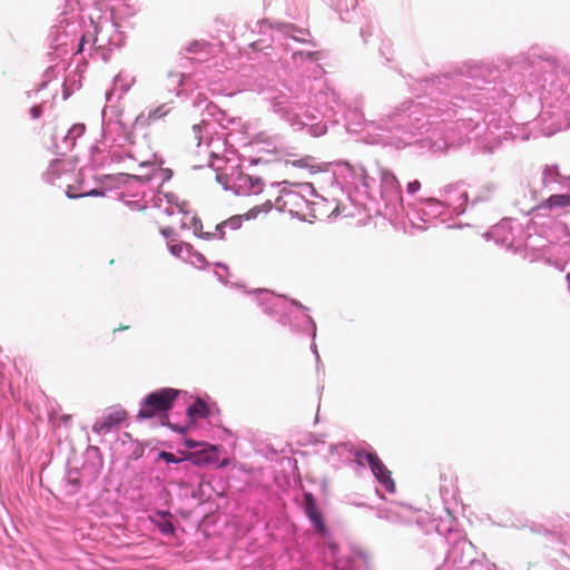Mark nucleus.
I'll list each match as a JSON object with an SVG mask.
<instances>
[{
	"instance_id": "obj_1",
	"label": "nucleus",
	"mask_w": 570,
	"mask_h": 570,
	"mask_svg": "<svg viewBox=\"0 0 570 570\" xmlns=\"http://www.w3.org/2000/svg\"><path fill=\"white\" fill-rule=\"evenodd\" d=\"M178 395L179 391L171 387H165L149 393L142 400L137 417L146 420L166 413L173 407Z\"/></svg>"
},
{
	"instance_id": "obj_2",
	"label": "nucleus",
	"mask_w": 570,
	"mask_h": 570,
	"mask_svg": "<svg viewBox=\"0 0 570 570\" xmlns=\"http://www.w3.org/2000/svg\"><path fill=\"white\" fill-rule=\"evenodd\" d=\"M127 416L128 413L124 409H111L95 422L92 431L98 434H107L126 421Z\"/></svg>"
},
{
	"instance_id": "obj_3",
	"label": "nucleus",
	"mask_w": 570,
	"mask_h": 570,
	"mask_svg": "<svg viewBox=\"0 0 570 570\" xmlns=\"http://www.w3.org/2000/svg\"><path fill=\"white\" fill-rule=\"evenodd\" d=\"M365 459L376 480L385 488L386 491L394 492L395 483L391 476V471L385 466L377 454L366 453Z\"/></svg>"
},
{
	"instance_id": "obj_4",
	"label": "nucleus",
	"mask_w": 570,
	"mask_h": 570,
	"mask_svg": "<svg viewBox=\"0 0 570 570\" xmlns=\"http://www.w3.org/2000/svg\"><path fill=\"white\" fill-rule=\"evenodd\" d=\"M304 510L308 519L314 523L315 528L323 532L325 525L323 522L322 513L317 508L316 501L312 493L306 492L304 494Z\"/></svg>"
},
{
	"instance_id": "obj_5",
	"label": "nucleus",
	"mask_w": 570,
	"mask_h": 570,
	"mask_svg": "<svg viewBox=\"0 0 570 570\" xmlns=\"http://www.w3.org/2000/svg\"><path fill=\"white\" fill-rule=\"evenodd\" d=\"M169 216L174 218L173 222L167 226L160 227V233L166 238L173 237L176 234L177 228H185L187 225L186 222L183 220V218L187 217V214L183 213L180 209H177L176 212L173 209L169 212Z\"/></svg>"
},
{
	"instance_id": "obj_6",
	"label": "nucleus",
	"mask_w": 570,
	"mask_h": 570,
	"mask_svg": "<svg viewBox=\"0 0 570 570\" xmlns=\"http://www.w3.org/2000/svg\"><path fill=\"white\" fill-rule=\"evenodd\" d=\"M188 415L191 419H203L209 414L207 404L202 400L197 399L187 410Z\"/></svg>"
},
{
	"instance_id": "obj_7",
	"label": "nucleus",
	"mask_w": 570,
	"mask_h": 570,
	"mask_svg": "<svg viewBox=\"0 0 570 570\" xmlns=\"http://www.w3.org/2000/svg\"><path fill=\"white\" fill-rule=\"evenodd\" d=\"M547 208L553 207H567L570 206V195L561 194V195H552L550 196L543 204Z\"/></svg>"
},
{
	"instance_id": "obj_8",
	"label": "nucleus",
	"mask_w": 570,
	"mask_h": 570,
	"mask_svg": "<svg viewBox=\"0 0 570 570\" xmlns=\"http://www.w3.org/2000/svg\"><path fill=\"white\" fill-rule=\"evenodd\" d=\"M272 209V203L269 200L265 202L262 205L254 206L247 213L244 214L246 219H254L258 217L261 214H266Z\"/></svg>"
},
{
	"instance_id": "obj_9",
	"label": "nucleus",
	"mask_w": 570,
	"mask_h": 570,
	"mask_svg": "<svg viewBox=\"0 0 570 570\" xmlns=\"http://www.w3.org/2000/svg\"><path fill=\"white\" fill-rule=\"evenodd\" d=\"M170 253L176 257H184L185 253H190L193 246L187 243H178L169 245Z\"/></svg>"
},
{
	"instance_id": "obj_10",
	"label": "nucleus",
	"mask_w": 570,
	"mask_h": 570,
	"mask_svg": "<svg viewBox=\"0 0 570 570\" xmlns=\"http://www.w3.org/2000/svg\"><path fill=\"white\" fill-rule=\"evenodd\" d=\"M243 181L245 185L248 184L252 187L254 194H258L263 190L264 184L261 178H253L250 176H246L243 178Z\"/></svg>"
},
{
	"instance_id": "obj_11",
	"label": "nucleus",
	"mask_w": 570,
	"mask_h": 570,
	"mask_svg": "<svg viewBox=\"0 0 570 570\" xmlns=\"http://www.w3.org/2000/svg\"><path fill=\"white\" fill-rule=\"evenodd\" d=\"M85 129L86 127L83 124H76L69 129L67 138L75 140L76 137H79L85 132Z\"/></svg>"
},
{
	"instance_id": "obj_12",
	"label": "nucleus",
	"mask_w": 570,
	"mask_h": 570,
	"mask_svg": "<svg viewBox=\"0 0 570 570\" xmlns=\"http://www.w3.org/2000/svg\"><path fill=\"white\" fill-rule=\"evenodd\" d=\"M158 529L163 534L169 535L175 531V527L170 521H161L158 523Z\"/></svg>"
},
{
	"instance_id": "obj_13",
	"label": "nucleus",
	"mask_w": 570,
	"mask_h": 570,
	"mask_svg": "<svg viewBox=\"0 0 570 570\" xmlns=\"http://www.w3.org/2000/svg\"><path fill=\"white\" fill-rule=\"evenodd\" d=\"M158 458L164 460L167 463H178L181 461V459L177 458L175 454H173L170 452H166V451H161L158 454Z\"/></svg>"
},
{
	"instance_id": "obj_14",
	"label": "nucleus",
	"mask_w": 570,
	"mask_h": 570,
	"mask_svg": "<svg viewBox=\"0 0 570 570\" xmlns=\"http://www.w3.org/2000/svg\"><path fill=\"white\" fill-rule=\"evenodd\" d=\"M168 110H164V107H158L148 114V120H157L166 116Z\"/></svg>"
},
{
	"instance_id": "obj_15",
	"label": "nucleus",
	"mask_w": 570,
	"mask_h": 570,
	"mask_svg": "<svg viewBox=\"0 0 570 570\" xmlns=\"http://www.w3.org/2000/svg\"><path fill=\"white\" fill-rule=\"evenodd\" d=\"M421 187V184L419 180H414L407 184V191L410 194H415Z\"/></svg>"
},
{
	"instance_id": "obj_16",
	"label": "nucleus",
	"mask_w": 570,
	"mask_h": 570,
	"mask_svg": "<svg viewBox=\"0 0 570 570\" xmlns=\"http://www.w3.org/2000/svg\"><path fill=\"white\" fill-rule=\"evenodd\" d=\"M88 195H102L101 191L97 190V189H92L91 191L87 193V194H81V195H72L70 194L69 190H67V196L69 198H77V197H83V196H88Z\"/></svg>"
},
{
	"instance_id": "obj_17",
	"label": "nucleus",
	"mask_w": 570,
	"mask_h": 570,
	"mask_svg": "<svg viewBox=\"0 0 570 570\" xmlns=\"http://www.w3.org/2000/svg\"><path fill=\"white\" fill-rule=\"evenodd\" d=\"M42 114V108L41 106H33L31 109H30V115L32 118L37 119L41 116Z\"/></svg>"
},
{
	"instance_id": "obj_18",
	"label": "nucleus",
	"mask_w": 570,
	"mask_h": 570,
	"mask_svg": "<svg viewBox=\"0 0 570 570\" xmlns=\"http://www.w3.org/2000/svg\"><path fill=\"white\" fill-rule=\"evenodd\" d=\"M273 28H276V29H284L286 32H289V30H294L295 27L293 24H281V23H277V24H273Z\"/></svg>"
},
{
	"instance_id": "obj_19",
	"label": "nucleus",
	"mask_w": 570,
	"mask_h": 570,
	"mask_svg": "<svg viewBox=\"0 0 570 570\" xmlns=\"http://www.w3.org/2000/svg\"><path fill=\"white\" fill-rule=\"evenodd\" d=\"M293 165L297 166V167H308V158L295 160V161H293Z\"/></svg>"
},
{
	"instance_id": "obj_20",
	"label": "nucleus",
	"mask_w": 570,
	"mask_h": 570,
	"mask_svg": "<svg viewBox=\"0 0 570 570\" xmlns=\"http://www.w3.org/2000/svg\"><path fill=\"white\" fill-rule=\"evenodd\" d=\"M190 219L193 223L194 230H195V233H197L199 230V228L202 227L200 220L194 216Z\"/></svg>"
},
{
	"instance_id": "obj_21",
	"label": "nucleus",
	"mask_w": 570,
	"mask_h": 570,
	"mask_svg": "<svg viewBox=\"0 0 570 570\" xmlns=\"http://www.w3.org/2000/svg\"><path fill=\"white\" fill-rule=\"evenodd\" d=\"M59 420L60 422L63 424V425H68L70 420H71V415L70 414H62L59 416Z\"/></svg>"
},
{
	"instance_id": "obj_22",
	"label": "nucleus",
	"mask_w": 570,
	"mask_h": 570,
	"mask_svg": "<svg viewBox=\"0 0 570 570\" xmlns=\"http://www.w3.org/2000/svg\"><path fill=\"white\" fill-rule=\"evenodd\" d=\"M195 257H196L198 263H204L205 262V257L202 254H199V253H195Z\"/></svg>"
},
{
	"instance_id": "obj_23",
	"label": "nucleus",
	"mask_w": 570,
	"mask_h": 570,
	"mask_svg": "<svg viewBox=\"0 0 570 570\" xmlns=\"http://www.w3.org/2000/svg\"><path fill=\"white\" fill-rule=\"evenodd\" d=\"M197 47H202V48H204V47H205V45H198V43H195V45H191V46L188 48V50H189V51H196V48H197Z\"/></svg>"
},
{
	"instance_id": "obj_24",
	"label": "nucleus",
	"mask_w": 570,
	"mask_h": 570,
	"mask_svg": "<svg viewBox=\"0 0 570 570\" xmlns=\"http://www.w3.org/2000/svg\"><path fill=\"white\" fill-rule=\"evenodd\" d=\"M129 328V326H120L119 330H127ZM115 331H118V328H116Z\"/></svg>"
},
{
	"instance_id": "obj_25",
	"label": "nucleus",
	"mask_w": 570,
	"mask_h": 570,
	"mask_svg": "<svg viewBox=\"0 0 570 570\" xmlns=\"http://www.w3.org/2000/svg\"><path fill=\"white\" fill-rule=\"evenodd\" d=\"M173 430L178 431V429L173 426ZM179 432H183V429H179Z\"/></svg>"
}]
</instances>
